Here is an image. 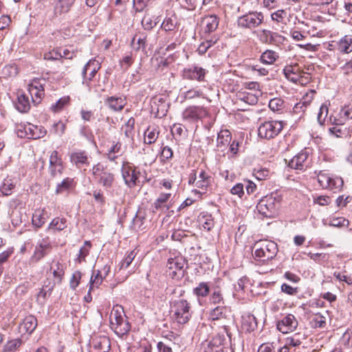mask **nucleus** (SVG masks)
Wrapping results in <instances>:
<instances>
[{
  "mask_svg": "<svg viewBox=\"0 0 352 352\" xmlns=\"http://www.w3.org/2000/svg\"><path fill=\"white\" fill-rule=\"evenodd\" d=\"M109 319L110 327L117 335L122 336L129 331L131 326L121 306L116 305L113 307Z\"/></svg>",
  "mask_w": 352,
  "mask_h": 352,
  "instance_id": "obj_1",
  "label": "nucleus"
},
{
  "mask_svg": "<svg viewBox=\"0 0 352 352\" xmlns=\"http://www.w3.org/2000/svg\"><path fill=\"white\" fill-rule=\"evenodd\" d=\"M280 200V197L277 194L266 195L257 204V210L265 217L273 218L277 214Z\"/></svg>",
  "mask_w": 352,
  "mask_h": 352,
  "instance_id": "obj_2",
  "label": "nucleus"
},
{
  "mask_svg": "<svg viewBox=\"0 0 352 352\" xmlns=\"http://www.w3.org/2000/svg\"><path fill=\"white\" fill-rule=\"evenodd\" d=\"M170 308L173 318L179 324H186L191 318L190 303L185 299L172 300Z\"/></svg>",
  "mask_w": 352,
  "mask_h": 352,
  "instance_id": "obj_3",
  "label": "nucleus"
},
{
  "mask_svg": "<svg viewBox=\"0 0 352 352\" xmlns=\"http://www.w3.org/2000/svg\"><path fill=\"white\" fill-rule=\"evenodd\" d=\"M254 258L257 261L265 262L272 259L278 252L277 244L272 241H261L256 242L254 246Z\"/></svg>",
  "mask_w": 352,
  "mask_h": 352,
  "instance_id": "obj_4",
  "label": "nucleus"
},
{
  "mask_svg": "<svg viewBox=\"0 0 352 352\" xmlns=\"http://www.w3.org/2000/svg\"><path fill=\"white\" fill-rule=\"evenodd\" d=\"M264 14L261 12L250 11L245 14L238 16L236 25L239 28L253 31L261 27L264 22Z\"/></svg>",
  "mask_w": 352,
  "mask_h": 352,
  "instance_id": "obj_5",
  "label": "nucleus"
},
{
  "mask_svg": "<svg viewBox=\"0 0 352 352\" xmlns=\"http://www.w3.org/2000/svg\"><path fill=\"white\" fill-rule=\"evenodd\" d=\"M318 182L322 188L334 191L340 190L344 184L342 177L331 175L325 171L319 172Z\"/></svg>",
  "mask_w": 352,
  "mask_h": 352,
  "instance_id": "obj_6",
  "label": "nucleus"
},
{
  "mask_svg": "<svg viewBox=\"0 0 352 352\" xmlns=\"http://www.w3.org/2000/svg\"><path fill=\"white\" fill-rule=\"evenodd\" d=\"M283 128V122L272 120L265 122L258 129V135L264 139H272L279 134Z\"/></svg>",
  "mask_w": 352,
  "mask_h": 352,
  "instance_id": "obj_7",
  "label": "nucleus"
},
{
  "mask_svg": "<svg viewBox=\"0 0 352 352\" xmlns=\"http://www.w3.org/2000/svg\"><path fill=\"white\" fill-rule=\"evenodd\" d=\"M47 82L45 79L35 78L28 85V91L35 104L40 103L44 95V89Z\"/></svg>",
  "mask_w": 352,
  "mask_h": 352,
  "instance_id": "obj_8",
  "label": "nucleus"
},
{
  "mask_svg": "<svg viewBox=\"0 0 352 352\" xmlns=\"http://www.w3.org/2000/svg\"><path fill=\"white\" fill-rule=\"evenodd\" d=\"M52 249L51 243L48 237L39 241L36 245L33 254L30 257L29 262L31 264L37 263L46 255H47Z\"/></svg>",
  "mask_w": 352,
  "mask_h": 352,
  "instance_id": "obj_9",
  "label": "nucleus"
},
{
  "mask_svg": "<svg viewBox=\"0 0 352 352\" xmlns=\"http://www.w3.org/2000/svg\"><path fill=\"white\" fill-rule=\"evenodd\" d=\"M185 261L182 257L170 258L167 263V272L173 278H180L184 276Z\"/></svg>",
  "mask_w": 352,
  "mask_h": 352,
  "instance_id": "obj_10",
  "label": "nucleus"
},
{
  "mask_svg": "<svg viewBox=\"0 0 352 352\" xmlns=\"http://www.w3.org/2000/svg\"><path fill=\"white\" fill-rule=\"evenodd\" d=\"M311 166V160L309 158V153L307 151H301L289 161L288 166L291 168L305 170Z\"/></svg>",
  "mask_w": 352,
  "mask_h": 352,
  "instance_id": "obj_11",
  "label": "nucleus"
},
{
  "mask_svg": "<svg viewBox=\"0 0 352 352\" xmlns=\"http://www.w3.org/2000/svg\"><path fill=\"white\" fill-rule=\"evenodd\" d=\"M137 172L129 162H124L122 167V175L125 184L130 188L136 185L139 177Z\"/></svg>",
  "mask_w": 352,
  "mask_h": 352,
  "instance_id": "obj_12",
  "label": "nucleus"
},
{
  "mask_svg": "<svg viewBox=\"0 0 352 352\" xmlns=\"http://www.w3.org/2000/svg\"><path fill=\"white\" fill-rule=\"evenodd\" d=\"M206 74V69L198 66L184 68L182 71V77L184 79L197 80L199 82L204 81Z\"/></svg>",
  "mask_w": 352,
  "mask_h": 352,
  "instance_id": "obj_13",
  "label": "nucleus"
},
{
  "mask_svg": "<svg viewBox=\"0 0 352 352\" xmlns=\"http://www.w3.org/2000/svg\"><path fill=\"white\" fill-rule=\"evenodd\" d=\"M207 110L203 107L190 106L183 112V118L186 120L195 121L208 116Z\"/></svg>",
  "mask_w": 352,
  "mask_h": 352,
  "instance_id": "obj_14",
  "label": "nucleus"
},
{
  "mask_svg": "<svg viewBox=\"0 0 352 352\" xmlns=\"http://www.w3.org/2000/svg\"><path fill=\"white\" fill-rule=\"evenodd\" d=\"M298 324L296 317L292 314H287L278 322L277 329L283 333H288L294 331Z\"/></svg>",
  "mask_w": 352,
  "mask_h": 352,
  "instance_id": "obj_15",
  "label": "nucleus"
},
{
  "mask_svg": "<svg viewBox=\"0 0 352 352\" xmlns=\"http://www.w3.org/2000/svg\"><path fill=\"white\" fill-rule=\"evenodd\" d=\"M283 74L287 79L293 82L303 83L302 74L304 72L298 65L285 66L283 69Z\"/></svg>",
  "mask_w": 352,
  "mask_h": 352,
  "instance_id": "obj_16",
  "label": "nucleus"
},
{
  "mask_svg": "<svg viewBox=\"0 0 352 352\" xmlns=\"http://www.w3.org/2000/svg\"><path fill=\"white\" fill-rule=\"evenodd\" d=\"M91 345L96 352H109L111 349V342L106 336H95L91 338Z\"/></svg>",
  "mask_w": 352,
  "mask_h": 352,
  "instance_id": "obj_17",
  "label": "nucleus"
},
{
  "mask_svg": "<svg viewBox=\"0 0 352 352\" xmlns=\"http://www.w3.org/2000/svg\"><path fill=\"white\" fill-rule=\"evenodd\" d=\"M168 107V105L164 98H155L151 103V112L155 114L156 118H162L166 115Z\"/></svg>",
  "mask_w": 352,
  "mask_h": 352,
  "instance_id": "obj_18",
  "label": "nucleus"
},
{
  "mask_svg": "<svg viewBox=\"0 0 352 352\" xmlns=\"http://www.w3.org/2000/svg\"><path fill=\"white\" fill-rule=\"evenodd\" d=\"M104 103L111 110L120 111L126 104V101L125 98L110 96L105 100Z\"/></svg>",
  "mask_w": 352,
  "mask_h": 352,
  "instance_id": "obj_19",
  "label": "nucleus"
},
{
  "mask_svg": "<svg viewBox=\"0 0 352 352\" xmlns=\"http://www.w3.org/2000/svg\"><path fill=\"white\" fill-rule=\"evenodd\" d=\"M210 287L208 283L201 282L192 290L193 294L196 296L200 305H203V298L207 297L210 294Z\"/></svg>",
  "mask_w": 352,
  "mask_h": 352,
  "instance_id": "obj_20",
  "label": "nucleus"
},
{
  "mask_svg": "<svg viewBox=\"0 0 352 352\" xmlns=\"http://www.w3.org/2000/svg\"><path fill=\"white\" fill-rule=\"evenodd\" d=\"M209 302L211 305H214L225 304L223 291L219 283L212 287V292L210 294Z\"/></svg>",
  "mask_w": 352,
  "mask_h": 352,
  "instance_id": "obj_21",
  "label": "nucleus"
},
{
  "mask_svg": "<svg viewBox=\"0 0 352 352\" xmlns=\"http://www.w3.org/2000/svg\"><path fill=\"white\" fill-rule=\"evenodd\" d=\"M210 183L211 177L204 170L200 171L198 179H197L196 175H195V178L192 181V185L202 190H206L210 185Z\"/></svg>",
  "mask_w": 352,
  "mask_h": 352,
  "instance_id": "obj_22",
  "label": "nucleus"
},
{
  "mask_svg": "<svg viewBox=\"0 0 352 352\" xmlns=\"http://www.w3.org/2000/svg\"><path fill=\"white\" fill-rule=\"evenodd\" d=\"M37 326V320L33 316H26L20 324L21 331L23 333H32Z\"/></svg>",
  "mask_w": 352,
  "mask_h": 352,
  "instance_id": "obj_23",
  "label": "nucleus"
},
{
  "mask_svg": "<svg viewBox=\"0 0 352 352\" xmlns=\"http://www.w3.org/2000/svg\"><path fill=\"white\" fill-rule=\"evenodd\" d=\"M204 30L205 33H211L216 30L219 25V19L216 15H209L205 16L202 20Z\"/></svg>",
  "mask_w": 352,
  "mask_h": 352,
  "instance_id": "obj_24",
  "label": "nucleus"
},
{
  "mask_svg": "<svg viewBox=\"0 0 352 352\" xmlns=\"http://www.w3.org/2000/svg\"><path fill=\"white\" fill-rule=\"evenodd\" d=\"M230 313V309L224 305H217L210 311V318L212 320L226 318Z\"/></svg>",
  "mask_w": 352,
  "mask_h": 352,
  "instance_id": "obj_25",
  "label": "nucleus"
},
{
  "mask_svg": "<svg viewBox=\"0 0 352 352\" xmlns=\"http://www.w3.org/2000/svg\"><path fill=\"white\" fill-rule=\"evenodd\" d=\"M34 129H37V127L34 125L28 124L25 126H19L17 131L18 135L21 138L27 137L28 138L37 139L40 138L39 135H36L34 133Z\"/></svg>",
  "mask_w": 352,
  "mask_h": 352,
  "instance_id": "obj_26",
  "label": "nucleus"
},
{
  "mask_svg": "<svg viewBox=\"0 0 352 352\" xmlns=\"http://www.w3.org/2000/svg\"><path fill=\"white\" fill-rule=\"evenodd\" d=\"M257 326L256 318L252 314H246L242 316L241 328L247 331L251 332Z\"/></svg>",
  "mask_w": 352,
  "mask_h": 352,
  "instance_id": "obj_27",
  "label": "nucleus"
},
{
  "mask_svg": "<svg viewBox=\"0 0 352 352\" xmlns=\"http://www.w3.org/2000/svg\"><path fill=\"white\" fill-rule=\"evenodd\" d=\"M48 218L47 213L45 209L36 210L32 215V222L33 226L41 228Z\"/></svg>",
  "mask_w": 352,
  "mask_h": 352,
  "instance_id": "obj_28",
  "label": "nucleus"
},
{
  "mask_svg": "<svg viewBox=\"0 0 352 352\" xmlns=\"http://www.w3.org/2000/svg\"><path fill=\"white\" fill-rule=\"evenodd\" d=\"M232 135L229 130H221L217 135V146L219 148H223L230 144Z\"/></svg>",
  "mask_w": 352,
  "mask_h": 352,
  "instance_id": "obj_29",
  "label": "nucleus"
},
{
  "mask_svg": "<svg viewBox=\"0 0 352 352\" xmlns=\"http://www.w3.org/2000/svg\"><path fill=\"white\" fill-rule=\"evenodd\" d=\"M338 50L344 54H349L352 52V36L346 35L338 43Z\"/></svg>",
  "mask_w": 352,
  "mask_h": 352,
  "instance_id": "obj_30",
  "label": "nucleus"
},
{
  "mask_svg": "<svg viewBox=\"0 0 352 352\" xmlns=\"http://www.w3.org/2000/svg\"><path fill=\"white\" fill-rule=\"evenodd\" d=\"M99 68L100 67L98 63L95 60H91L84 66L82 74L85 78H87V75L89 72L88 78L91 80Z\"/></svg>",
  "mask_w": 352,
  "mask_h": 352,
  "instance_id": "obj_31",
  "label": "nucleus"
},
{
  "mask_svg": "<svg viewBox=\"0 0 352 352\" xmlns=\"http://www.w3.org/2000/svg\"><path fill=\"white\" fill-rule=\"evenodd\" d=\"M71 162L77 167L80 168L82 165L88 164V157L85 151L74 152L70 155Z\"/></svg>",
  "mask_w": 352,
  "mask_h": 352,
  "instance_id": "obj_32",
  "label": "nucleus"
},
{
  "mask_svg": "<svg viewBox=\"0 0 352 352\" xmlns=\"http://www.w3.org/2000/svg\"><path fill=\"white\" fill-rule=\"evenodd\" d=\"M279 56L277 52L274 50H267L260 56L261 63L266 65H272L278 58Z\"/></svg>",
  "mask_w": 352,
  "mask_h": 352,
  "instance_id": "obj_33",
  "label": "nucleus"
},
{
  "mask_svg": "<svg viewBox=\"0 0 352 352\" xmlns=\"http://www.w3.org/2000/svg\"><path fill=\"white\" fill-rule=\"evenodd\" d=\"M75 0H56L54 9L56 12L67 13L73 6Z\"/></svg>",
  "mask_w": 352,
  "mask_h": 352,
  "instance_id": "obj_34",
  "label": "nucleus"
},
{
  "mask_svg": "<svg viewBox=\"0 0 352 352\" xmlns=\"http://www.w3.org/2000/svg\"><path fill=\"white\" fill-rule=\"evenodd\" d=\"M159 135V131L154 126H148L144 132V142L145 144H151L154 143Z\"/></svg>",
  "mask_w": 352,
  "mask_h": 352,
  "instance_id": "obj_35",
  "label": "nucleus"
},
{
  "mask_svg": "<svg viewBox=\"0 0 352 352\" xmlns=\"http://www.w3.org/2000/svg\"><path fill=\"white\" fill-rule=\"evenodd\" d=\"M114 180V175L109 171H106L98 179V184L106 188H111Z\"/></svg>",
  "mask_w": 352,
  "mask_h": 352,
  "instance_id": "obj_36",
  "label": "nucleus"
},
{
  "mask_svg": "<svg viewBox=\"0 0 352 352\" xmlns=\"http://www.w3.org/2000/svg\"><path fill=\"white\" fill-rule=\"evenodd\" d=\"M67 226V220L65 218L56 217L50 222L47 230L54 231H62Z\"/></svg>",
  "mask_w": 352,
  "mask_h": 352,
  "instance_id": "obj_37",
  "label": "nucleus"
},
{
  "mask_svg": "<svg viewBox=\"0 0 352 352\" xmlns=\"http://www.w3.org/2000/svg\"><path fill=\"white\" fill-rule=\"evenodd\" d=\"M17 110L22 113L28 112L30 109V103L28 96L21 94L18 96V102L16 104Z\"/></svg>",
  "mask_w": 352,
  "mask_h": 352,
  "instance_id": "obj_38",
  "label": "nucleus"
},
{
  "mask_svg": "<svg viewBox=\"0 0 352 352\" xmlns=\"http://www.w3.org/2000/svg\"><path fill=\"white\" fill-rule=\"evenodd\" d=\"M15 186L16 184L12 179L6 178L0 187V191L4 196L10 195Z\"/></svg>",
  "mask_w": 352,
  "mask_h": 352,
  "instance_id": "obj_39",
  "label": "nucleus"
},
{
  "mask_svg": "<svg viewBox=\"0 0 352 352\" xmlns=\"http://www.w3.org/2000/svg\"><path fill=\"white\" fill-rule=\"evenodd\" d=\"M50 270H52V274L54 280H56L58 284L60 283L65 274L63 264L60 262H56L55 264V268L53 269V267H51Z\"/></svg>",
  "mask_w": 352,
  "mask_h": 352,
  "instance_id": "obj_40",
  "label": "nucleus"
},
{
  "mask_svg": "<svg viewBox=\"0 0 352 352\" xmlns=\"http://www.w3.org/2000/svg\"><path fill=\"white\" fill-rule=\"evenodd\" d=\"M146 36L144 34H135L132 40V45L137 51L144 50L146 47Z\"/></svg>",
  "mask_w": 352,
  "mask_h": 352,
  "instance_id": "obj_41",
  "label": "nucleus"
},
{
  "mask_svg": "<svg viewBox=\"0 0 352 352\" xmlns=\"http://www.w3.org/2000/svg\"><path fill=\"white\" fill-rule=\"evenodd\" d=\"M21 344V339L16 338L9 340L3 346L2 352H15Z\"/></svg>",
  "mask_w": 352,
  "mask_h": 352,
  "instance_id": "obj_42",
  "label": "nucleus"
},
{
  "mask_svg": "<svg viewBox=\"0 0 352 352\" xmlns=\"http://www.w3.org/2000/svg\"><path fill=\"white\" fill-rule=\"evenodd\" d=\"M50 166H57V172L61 174L63 172V161L60 157H58V152L56 151H52L50 157Z\"/></svg>",
  "mask_w": 352,
  "mask_h": 352,
  "instance_id": "obj_43",
  "label": "nucleus"
},
{
  "mask_svg": "<svg viewBox=\"0 0 352 352\" xmlns=\"http://www.w3.org/2000/svg\"><path fill=\"white\" fill-rule=\"evenodd\" d=\"M74 186V179L67 177L64 179L61 183L58 184L56 186V193L60 194L69 190Z\"/></svg>",
  "mask_w": 352,
  "mask_h": 352,
  "instance_id": "obj_44",
  "label": "nucleus"
},
{
  "mask_svg": "<svg viewBox=\"0 0 352 352\" xmlns=\"http://www.w3.org/2000/svg\"><path fill=\"white\" fill-rule=\"evenodd\" d=\"M177 24V16L175 15H172L171 16L167 17L164 20L161 27L166 32L173 31L176 28Z\"/></svg>",
  "mask_w": 352,
  "mask_h": 352,
  "instance_id": "obj_45",
  "label": "nucleus"
},
{
  "mask_svg": "<svg viewBox=\"0 0 352 352\" xmlns=\"http://www.w3.org/2000/svg\"><path fill=\"white\" fill-rule=\"evenodd\" d=\"M102 280L103 278L99 270L96 272H94L89 280V292H91L94 288H98L102 284Z\"/></svg>",
  "mask_w": 352,
  "mask_h": 352,
  "instance_id": "obj_46",
  "label": "nucleus"
},
{
  "mask_svg": "<svg viewBox=\"0 0 352 352\" xmlns=\"http://www.w3.org/2000/svg\"><path fill=\"white\" fill-rule=\"evenodd\" d=\"M10 217L12 224L16 228L23 223L25 215L19 210H15L12 211Z\"/></svg>",
  "mask_w": 352,
  "mask_h": 352,
  "instance_id": "obj_47",
  "label": "nucleus"
},
{
  "mask_svg": "<svg viewBox=\"0 0 352 352\" xmlns=\"http://www.w3.org/2000/svg\"><path fill=\"white\" fill-rule=\"evenodd\" d=\"M311 323L314 328H322L326 324V318L321 314L317 313L313 316Z\"/></svg>",
  "mask_w": 352,
  "mask_h": 352,
  "instance_id": "obj_48",
  "label": "nucleus"
},
{
  "mask_svg": "<svg viewBox=\"0 0 352 352\" xmlns=\"http://www.w3.org/2000/svg\"><path fill=\"white\" fill-rule=\"evenodd\" d=\"M91 247V244L90 241H85L83 246L80 249L79 251L78 256L77 258L78 263H81L82 261H85L86 256L89 254Z\"/></svg>",
  "mask_w": 352,
  "mask_h": 352,
  "instance_id": "obj_49",
  "label": "nucleus"
},
{
  "mask_svg": "<svg viewBox=\"0 0 352 352\" xmlns=\"http://www.w3.org/2000/svg\"><path fill=\"white\" fill-rule=\"evenodd\" d=\"M82 273L80 271H76L73 273L69 280V287L72 289L75 290L76 289L80 283Z\"/></svg>",
  "mask_w": 352,
  "mask_h": 352,
  "instance_id": "obj_50",
  "label": "nucleus"
},
{
  "mask_svg": "<svg viewBox=\"0 0 352 352\" xmlns=\"http://www.w3.org/2000/svg\"><path fill=\"white\" fill-rule=\"evenodd\" d=\"M69 102V97L66 96L60 98L55 104H52L51 109L54 112L60 111L63 109L65 105L67 104Z\"/></svg>",
  "mask_w": 352,
  "mask_h": 352,
  "instance_id": "obj_51",
  "label": "nucleus"
},
{
  "mask_svg": "<svg viewBox=\"0 0 352 352\" xmlns=\"http://www.w3.org/2000/svg\"><path fill=\"white\" fill-rule=\"evenodd\" d=\"M203 92L200 89H191L184 93V97L186 100H192L196 98L203 97Z\"/></svg>",
  "mask_w": 352,
  "mask_h": 352,
  "instance_id": "obj_52",
  "label": "nucleus"
},
{
  "mask_svg": "<svg viewBox=\"0 0 352 352\" xmlns=\"http://www.w3.org/2000/svg\"><path fill=\"white\" fill-rule=\"evenodd\" d=\"M170 193H162L159 196V197L156 199V201L154 203V208L156 210H158L159 209L162 208L163 206V204L166 203L168 199L170 198Z\"/></svg>",
  "mask_w": 352,
  "mask_h": 352,
  "instance_id": "obj_53",
  "label": "nucleus"
},
{
  "mask_svg": "<svg viewBox=\"0 0 352 352\" xmlns=\"http://www.w3.org/2000/svg\"><path fill=\"white\" fill-rule=\"evenodd\" d=\"M287 16V13L284 10H278L271 14L272 19L278 23H284Z\"/></svg>",
  "mask_w": 352,
  "mask_h": 352,
  "instance_id": "obj_54",
  "label": "nucleus"
},
{
  "mask_svg": "<svg viewBox=\"0 0 352 352\" xmlns=\"http://www.w3.org/2000/svg\"><path fill=\"white\" fill-rule=\"evenodd\" d=\"M283 105V101L278 98H274L270 100L269 108L273 111H277L280 110Z\"/></svg>",
  "mask_w": 352,
  "mask_h": 352,
  "instance_id": "obj_55",
  "label": "nucleus"
},
{
  "mask_svg": "<svg viewBox=\"0 0 352 352\" xmlns=\"http://www.w3.org/2000/svg\"><path fill=\"white\" fill-rule=\"evenodd\" d=\"M328 115V107L325 104H322L318 113V121L322 124Z\"/></svg>",
  "mask_w": 352,
  "mask_h": 352,
  "instance_id": "obj_56",
  "label": "nucleus"
},
{
  "mask_svg": "<svg viewBox=\"0 0 352 352\" xmlns=\"http://www.w3.org/2000/svg\"><path fill=\"white\" fill-rule=\"evenodd\" d=\"M65 124L61 121L54 123L52 126L54 133L58 136H61L65 133Z\"/></svg>",
  "mask_w": 352,
  "mask_h": 352,
  "instance_id": "obj_57",
  "label": "nucleus"
},
{
  "mask_svg": "<svg viewBox=\"0 0 352 352\" xmlns=\"http://www.w3.org/2000/svg\"><path fill=\"white\" fill-rule=\"evenodd\" d=\"M281 292L288 295H296L298 292L297 287H293L287 283L282 284L280 287Z\"/></svg>",
  "mask_w": 352,
  "mask_h": 352,
  "instance_id": "obj_58",
  "label": "nucleus"
},
{
  "mask_svg": "<svg viewBox=\"0 0 352 352\" xmlns=\"http://www.w3.org/2000/svg\"><path fill=\"white\" fill-rule=\"evenodd\" d=\"M230 192L232 195H237L239 197H242L244 195V184L238 183L234 185L230 190Z\"/></svg>",
  "mask_w": 352,
  "mask_h": 352,
  "instance_id": "obj_59",
  "label": "nucleus"
},
{
  "mask_svg": "<svg viewBox=\"0 0 352 352\" xmlns=\"http://www.w3.org/2000/svg\"><path fill=\"white\" fill-rule=\"evenodd\" d=\"M135 256L134 251H131L121 263L120 268L126 269L133 261Z\"/></svg>",
  "mask_w": 352,
  "mask_h": 352,
  "instance_id": "obj_60",
  "label": "nucleus"
},
{
  "mask_svg": "<svg viewBox=\"0 0 352 352\" xmlns=\"http://www.w3.org/2000/svg\"><path fill=\"white\" fill-rule=\"evenodd\" d=\"M298 334H295L292 337L286 339V344L289 346H297L301 344V340L298 338Z\"/></svg>",
  "mask_w": 352,
  "mask_h": 352,
  "instance_id": "obj_61",
  "label": "nucleus"
},
{
  "mask_svg": "<svg viewBox=\"0 0 352 352\" xmlns=\"http://www.w3.org/2000/svg\"><path fill=\"white\" fill-rule=\"evenodd\" d=\"M105 172L106 170H104V167L100 163L94 166L92 169V174L97 179Z\"/></svg>",
  "mask_w": 352,
  "mask_h": 352,
  "instance_id": "obj_62",
  "label": "nucleus"
},
{
  "mask_svg": "<svg viewBox=\"0 0 352 352\" xmlns=\"http://www.w3.org/2000/svg\"><path fill=\"white\" fill-rule=\"evenodd\" d=\"M60 54L58 50H54L48 53L45 54L44 59L47 60H60Z\"/></svg>",
  "mask_w": 352,
  "mask_h": 352,
  "instance_id": "obj_63",
  "label": "nucleus"
},
{
  "mask_svg": "<svg viewBox=\"0 0 352 352\" xmlns=\"http://www.w3.org/2000/svg\"><path fill=\"white\" fill-rule=\"evenodd\" d=\"M150 0H133V7L137 12H142Z\"/></svg>",
  "mask_w": 352,
  "mask_h": 352,
  "instance_id": "obj_64",
  "label": "nucleus"
}]
</instances>
